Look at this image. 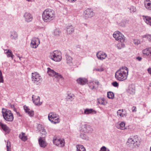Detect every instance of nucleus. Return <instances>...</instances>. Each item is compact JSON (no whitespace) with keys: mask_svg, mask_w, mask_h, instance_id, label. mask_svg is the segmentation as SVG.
I'll use <instances>...</instances> for the list:
<instances>
[{"mask_svg":"<svg viewBox=\"0 0 151 151\" xmlns=\"http://www.w3.org/2000/svg\"><path fill=\"white\" fill-rule=\"evenodd\" d=\"M56 17L55 11L51 9H47L42 13V19L44 22H50L53 20Z\"/></svg>","mask_w":151,"mask_h":151,"instance_id":"nucleus-1","label":"nucleus"},{"mask_svg":"<svg viewBox=\"0 0 151 151\" xmlns=\"http://www.w3.org/2000/svg\"><path fill=\"white\" fill-rule=\"evenodd\" d=\"M128 73V68L123 67L118 70L115 73L116 79L119 81H123L127 79Z\"/></svg>","mask_w":151,"mask_h":151,"instance_id":"nucleus-2","label":"nucleus"},{"mask_svg":"<svg viewBox=\"0 0 151 151\" xmlns=\"http://www.w3.org/2000/svg\"><path fill=\"white\" fill-rule=\"evenodd\" d=\"M49 57L53 60L59 62L62 60V53L60 51L55 50L50 53Z\"/></svg>","mask_w":151,"mask_h":151,"instance_id":"nucleus-3","label":"nucleus"},{"mask_svg":"<svg viewBox=\"0 0 151 151\" xmlns=\"http://www.w3.org/2000/svg\"><path fill=\"white\" fill-rule=\"evenodd\" d=\"M2 112L5 120L8 122H12L14 119V116L11 111L3 108Z\"/></svg>","mask_w":151,"mask_h":151,"instance_id":"nucleus-4","label":"nucleus"},{"mask_svg":"<svg viewBox=\"0 0 151 151\" xmlns=\"http://www.w3.org/2000/svg\"><path fill=\"white\" fill-rule=\"evenodd\" d=\"M138 139L137 136H131L128 139L126 144L129 147H138Z\"/></svg>","mask_w":151,"mask_h":151,"instance_id":"nucleus-5","label":"nucleus"},{"mask_svg":"<svg viewBox=\"0 0 151 151\" xmlns=\"http://www.w3.org/2000/svg\"><path fill=\"white\" fill-rule=\"evenodd\" d=\"M48 120L54 124L59 123L60 120L58 115L54 112H50L48 115Z\"/></svg>","mask_w":151,"mask_h":151,"instance_id":"nucleus-6","label":"nucleus"},{"mask_svg":"<svg viewBox=\"0 0 151 151\" xmlns=\"http://www.w3.org/2000/svg\"><path fill=\"white\" fill-rule=\"evenodd\" d=\"M47 73L48 74L51 76H54L58 80L63 81L64 78L60 74L55 71L53 70L50 68H47Z\"/></svg>","mask_w":151,"mask_h":151,"instance_id":"nucleus-7","label":"nucleus"},{"mask_svg":"<svg viewBox=\"0 0 151 151\" xmlns=\"http://www.w3.org/2000/svg\"><path fill=\"white\" fill-rule=\"evenodd\" d=\"M41 79V77L37 72H35L32 73V81L34 83L38 85L40 83Z\"/></svg>","mask_w":151,"mask_h":151,"instance_id":"nucleus-8","label":"nucleus"},{"mask_svg":"<svg viewBox=\"0 0 151 151\" xmlns=\"http://www.w3.org/2000/svg\"><path fill=\"white\" fill-rule=\"evenodd\" d=\"M113 37L116 40L120 42H123L125 41L124 36L119 31L115 32L113 34Z\"/></svg>","mask_w":151,"mask_h":151,"instance_id":"nucleus-9","label":"nucleus"},{"mask_svg":"<svg viewBox=\"0 0 151 151\" xmlns=\"http://www.w3.org/2000/svg\"><path fill=\"white\" fill-rule=\"evenodd\" d=\"M40 43V40L39 38L34 37L31 40L30 43V46L33 48H36Z\"/></svg>","mask_w":151,"mask_h":151,"instance_id":"nucleus-10","label":"nucleus"},{"mask_svg":"<svg viewBox=\"0 0 151 151\" xmlns=\"http://www.w3.org/2000/svg\"><path fill=\"white\" fill-rule=\"evenodd\" d=\"M53 143L56 146L59 147H62L65 144L64 140L61 139H55L53 140Z\"/></svg>","mask_w":151,"mask_h":151,"instance_id":"nucleus-11","label":"nucleus"},{"mask_svg":"<svg viewBox=\"0 0 151 151\" xmlns=\"http://www.w3.org/2000/svg\"><path fill=\"white\" fill-rule=\"evenodd\" d=\"M96 55L98 59L101 60L105 59L107 56L106 54L101 51L97 52Z\"/></svg>","mask_w":151,"mask_h":151,"instance_id":"nucleus-12","label":"nucleus"},{"mask_svg":"<svg viewBox=\"0 0 151 151\" xmlns=\"http://www.w3.org/2000/svg\"><path fill=\"white\" fill-rule=\"evenodd\" d=\"M93 131V128L89 125H85L81 129V132H84L88 133H91Z\"/></svg>","mask_w":151,"mask_h":151,"instance_id":"nucleus-13","label":"nucleus"},{"mask_svg":"<svg viewBox=\"0 0 151 151\" xmlns=\"http://www.w3.org/2000/svg\"><path fill=\"white\" fill-rule=\"evenodd\" d=\"M94 13L91 9H87L84 12V16L86 18H90L93 16Z\"/></svg>","mask_w":151,"mask_h":151,"instance_id":"nucleus-14","label":"nucleus"},{"mask_svg":"<svg viewBox=\"0 0 151 151\" xmlns=\"http://www.w3.org/2000/svg\"><path fill=\"white\" fill-rule=\"evenodd\" d=\"M25 21L27 22H29L31 21L32 19V15L30 13L26 12L24 15Z\"/></svg>","mask_w":151,"mask_h":151,"instance_id":"nucleus-15","label":"nucleus"},{"mask_svg":"<svg viewBox=\"0 0 151 151\" xmlns=\"http://www.w3.org/2000/svg\"><path fill=\"white\" fill-rule=\"evenodd\" d=\"M35 96L33 95L32 97V100L33 102L37 106H40L42 104V102H40V98L39 96H37L36 98L35 97Z\"/></svg>","mask_w":151,"mask_h":151,"instance_id":"nucleus-16","label":"nucleus"},{"mask_svg":"<svg viewBox=\"0 0 151 151\" xmlns=\"http://www.w3.org/2000/svg\"><path fill=\"white\" fill-rule=\"evenodd\" d=\"M76 81L77 83L81 85H83L87 83L88 80L85 78H80L77 79Z\"/></svg>","mask_w":151,"mask_h":151,"instance_id":"nucleus-17","label":"nucleus"},{"mask_svg":"<svg viewBox=\"0 0 151 151\" xmlns=\"http://www.w3.org/2000/svg\"><path fill=\"white\" fill-rule=\"evenodd\" d=\"M18 34L17 32L14 31H11L10 32V37L12 40H16L18 38Z\"/></svg>","mask_w":151,"mask_h":151,"instance_id":"nucleus-18","label":"nucleus"},{"mask_svg":"<svg viewBox=\"0 0 151 151\" xmlns=\"http://www.w3.org/2000/svg\"><path fill=\"white\" fill-rule=\"evenodd\" d=\"M142 53L147 56H148L151 59V48H148L143 50Z\"/></svg>","mask_w":151,"mask_h":151,"instance_id":"nucleus-19","label":"nucleus"},{"mask_svg":"<svg viewBox=\"0 0 151 151\" xmlns=\"http://www.w3.org/2000/svg\"><path fill=\"white\" fill-rule=\"evenodd\" d=\"M96 112L92 109L86 108L84 110L83 114H96Z\"/></svg>","mask_w":151,"mask_h":151,"instance_id":"nucleus-20","label":"nucleus"},{"mask_svg":"<svg viewBox=\"0 0 151 151\" xmlns=\"http://www.w3.org/2000/svg\"><path fill=\"white\" fill-rule=\"evenodd\" d=\"M144 5L146 9L151 10V0H145Z\"/></svg>","mask_w":151,"mask_h":151,"instance_id":"nucleus-21","label":"nucleus"},{"mask_svg":"<svg viewBox=\"0 0 151 151\" xmlns=\"http://www.w3.org/2000/svg\"><path fill=\"white\" fill-rule=\"evenodd\" d=\"M143 19L147 24L151 26V17L148 16H143Z\"/></svg>","mask_w":151,"mask_h":151,"instance_id":"nucleus-22","label":"nucleus"},{"mask_svg":"<svg viewBox=\"0 0 151 151\" xmlns=\"http://www.w3.org/2000/svg\"><path fill=\"white\" fill-rule=\"evenodd\" d=\"M118 116L120 117L126 116L127 115V113L125 111H124L123 109L119 110L117 111Z\"/></svg>","mask_w":151,"mask_h":151,"instance_id":"nucleus-23","label":"nucleus"},{"mask_svg":"<svg viewBox=\"0 0 151 151\" xmlns=\"http://www.w3.org/2000/svg\"><path fill=\"white\" fill-rule=\"evenodd\" d=\"M24 108L25 112L27 113L30 116H32L34 115V112L33 111L30 110V109L25 106H24Z\"/></svg>","mask_w":151,"mask_h":151,"instance_id":"nucleus-24","label":"nucleus"},{"mask_svg":"<svg viewBox=\"0 0 151 151\" xmlns=\"http://www.w3.org/2000/svg\"><path fill=\"white\" fill-rule=\"evenodd\" d=\"M0 127H1L2 129L5 132L9 133L10 131L9 128L6 124H4L0 122Z\"/></svg>","mask_w":151,"mask_h":151,"instance_id":"nucleus-25","label":"nucleus"},{"mask_svg":"<svg viewBox=\"0 0 151 151\" xmlns=\"http://www.w3.org/2000/svg\"><path fill=\"white\" fill-rule=\"evenodd\" d=\"M39 142L40 146L42 147H45L47 145V143L42 139V137H40L39 139Z\"/></svg>","mask_w":151,"mask_h":151,"instance_id":"nucleus-26","label":"nucleus"},{"mask_svg":"<svg viewBox=\"0 0 151 151\" xmlns=\"http://www.w3.org/2000/svg\"><path fill=\"white\" fill-rule=\"evenodd\" d=\"M66 58L67 63L70 66L73 65L72 58L69 55H66Z\"/></svg>","mask_w":151,"mask_h":151,"instance_id":"nucleus-27","label":"nucleus"},{"mask_svg":"<svg viewBox=\"0 0 151 151\" xmlns=\"http://www.w3.org/2000/svg\"><path fill=\"white\" fill-rule=\"evenodd\" d=\"M38 128L39 129V131L41 134L42 135H45L46 134V130L43 127H42V125L39 124L38 126Z\"/></svg>","mask_w":151,"mask_h":151,"instance_id":"nucleus-28","label":"nucleus"},{"mask_svg":"<svg viewBox=\"0 0 151 151\" xmlns=\"http://www.w3.org/2000/svg\"><path fill=\"white\" fill-rule=\"evenodd\" d=\"M74 28L72 25L68 27L67 29V32L68 34H70L74 32Z\"/></svg>","mask_w":151,"mask_h":151,"instance_id":"nucleus-29","label":"nucleus"},{"mask_svg":"<svg viewBox=\"0 0 151 151\" xmlns=\"http://www.w3.org/2000/svg\"><path fill=\"white\" fill-rule=\"evenodd\" d=\"M77 151H86L84 146L81 145H76Z\"/></svg>","mask_w":151,"mask_h":151,"instance_id":"nucleus-30","label":"nucleus"},{"mask_svg":"<svg viewBox=\"0 0 151 151\" xmlns=\"http://www.w3.org/2000/svg\"><path fill=\"white\" fill-rule=\"evenodd\" d=\"M80 137L81 138L83 139L87 140L88 139V137H87L86 135L85 134V132H81V130L80 131Z\"/></svg>","mask_w":151,"mask_h":151,"instance_id":"nucleus-31","label":"nucleus"},{"mask_svg":"<svg viewBox=\"0 0 151 151\" xmlns=\"http://www.w3.org/2000/svg\"><path fill=\"white\" fill-rule=\"evenodd\" d=\"M19 137L21 139L24 141H26L27 140V137L25 135V134L24 133L22 132L19 135Z\"/></svg>","mask_w":151,"mask_h":151,"instance_id":"nucleus-32","label":"nucleus"},{"mask_svg":"<svg viewBox=\"0 0 151 151\" xmlns=\"http://www.w3.org/2000/svg\"><path fill=\"white\" fill-rule=\"evenodd\" d=\"M131 95L134 94L135 93V89L134 87H130L127 91Z\"/></svg>","mask_w":151,"mask_h":151,"instance_id":"nucleus-33","label":"nucleus"},{"mask_svg":"<svg viewBox=\"0 0 151 151\" xmlns=\"http://www.w3.org/2000/svg\"><path fill=\"white\" fill-rule=\"evenodd\" d=\"M107 97L109 99H113L114 97V94L111 91L108 92Z\"/></svg>","mask_w":151,"mask_h":151,"instance_id":"nucleus-34","label":"nucleus"},{"mask_svg":"<svg viewBox=\"0 0 151 151\" xmlns=\"http://www.w3.org/2000/svg\"><path fill=\"white\" fill-rule=\"evenodd\" d=\"M125 125V123L124 122H122L119 124V127L118 128L121 130H125L126 129V128L124 127Z\"/></svg>","mask_w":151,"mask_h":151,"instance_id":"nucleus-35","label":"nucleus"},{"mask_svg":"<svg viewBox=\"0 0 151 151\" xmlns=\"http://www.w3.org/2000/svg\"><path fill=\"white\" fill-rule=\"evenodd\" d=\"M125 45L123 43V42H120L119 43L117 46V48L118 49H120L125 47Z\"/></svg>","mask_w":151,"mask_h":151,"instance_id":"nucleus-36","label":"nucleus"},{"mask_svg":"<svg viewBox=\"0 0 151 151\" xmlns=\"http://www.w3.org/2000/svg\"><path fill=\"white\" fill-rule=\"evenodd\" d=\"M61 33V32L58 29H55L54 32V34L56 36L59 35Z\"/></svg>","mask_w":151,"mask_h":151,"instance_id":"nucleus-37","label":"nucleus"},{"mask_svg":"<svg viewBox=\"0 0 151 151\" xmlns=\"http://www.w3.org/2000/svg\"><path fill=\"white\" fill-rule=\"evenodd\" d=\"M133 42L136 45H138L140 43V41L137 39H134L133 40Z\"/></svg>","mask_w":151,"mask_h":151,"instance_id":"nucleus-38","label":"nucleus"},{"mask_svg":"<svg viewBox=\"0 0 151 151\" xmlns=\"http://www.w3.org/2000/svg\"><path fill=\"white\" fill-rule=\"evenodd\" d=\"M11 146L10 143L9 141H8L7 142L6 148L7 151H11L10 147Z\"/></svg>","mask_w":151,"mask_h":151,"instance_id":"nucleus-39","label":"nucleus"},{"mask_svg":"<svg viewBox=\"0 0 151 151\" xmlns=\"http://www.w3.org/2000/svg\"><path fill=\"white\" fill-rule=\"evenodd\" d=\"M4 82L2 73L0 70V83H3Z\"/></svg>","mask_w":151,"mask_h":151,"instance_id":"nucleus-40","label":"nucleus"},{"mask_svg":"<svg viewBox=\"0 0 151 151\" xmlns=\"http://www.w3.org/2000/svg\"><path fill=\"white\" fill-rule=\"evenodd\" d=\"M131 12H134L136 11V8L134 6H131L129 8Z\"/></svg>","mask_w":151,"mask_h":151,"instance_id":"nucleus-41","label":"nucleus"},{"mask_svg":"<svg viewBox=\"0 0 151 151\" xmlns=\"http://www.w3.org/2000/svg\"><path fill=\"white\" fill-rule=\"evenodd\" d=\"M111 85H112L114 87H117L119 86V83L116 81H114L111 83Z\"/></svg>","mask_w":151,"mask_h":151,"instance_id":"nucleus-42","label":"nucleus"},{"mask_svg":"<svg viewBox=\"0 0 151 151\" xmlns=\"http://www.w3.org/2000/svg\"><path fill=\"white\" fill-rule=\"evenodd\" d=\"M100 151H109V150L105 147L103 146L101 148Z\"/></svg>","mask_w":151,"mask_h":151,"instance_id":"nucleus-43","label":"nucleus"},{"mask_svg":"<svg viewBox=\"0 0 151 151\" xmlns=\"http://www.w3.org/2000/svg\"><path fill=\"white\" fill-rule=\"evenodd\" d=\"M7 56L8 57H11L12 59H13L14 55L12 53V51L10 52L9 53L7 54Z\"/></svg>","mask_w":151,"mask_h":151,"instance_id":"nucleus-44","label":"nucleus"},{"mask_svg":"<svg viewBox=\"0 0 151 151\" xmlns=\"http://www.w3.org/2000/svg\"><path fill=\"white\" fill-rule=\"evenodd\" d=\"M104 70V68L102 67H101L100 68L95 69L94 70H95L96 71H98L99 72L103 71Z\"/></svg>","mask_w":151,"mask_h":151,"instance_id":"nucleus-45","label":"nucleus"},{"mask_svg":"<svg viewBox=\"0 0 151 151\" xmlns=\"http://www.w3.org/2000/svg\"><path fill=\"white\" fill-rule=\"evenodd\" d=\"M5 53L7 54L9 53L10 52H11L12 51L9 49H6L5 50Z\"/></svg>","mask_w":151,"mask_h":151,"instance_id":"nucleus-46","label":"nucleus"},{"mask_svg":"<svg viewBox=\"0 0 151 151\" xmlns=\"http://www.w3.org/2000/svg\"><path fill=\"white\" fill-rule=\"evenodd\" d=\"M147 70L151 76V68H148Z\"/></svg>","mask_w":151,"mask_h":151,"instance_id":"nucleus-47","label":"nucleus"},{"mask_svg":"<svg viewBox=\"0 0 151 151\" xmlns=\"http://www.w3.org/2000/svg\"><path fill=\"white\" fill-rule=\"evenodd\" d=\"M90 88L92 90H93V89H95V88L94 86H90Z\"/></svg>","mask_w":151,"mask_h":151,"instance_id":"nucleus-48","label":"nucleus"},{"mask_svg":"<svg viewBox=\"0 0 151 151\" xmlns=\"http://www.w3.org/2000/svg\"><path fill=\"white\" fill-rule=\"evenodd\" d=\"M136 107L134 106H133L132 107V109L133 112L136 111V110H135Z\"/></svg>","mask_w":151,"mask_h":151,"instance_id":"nucleus-49","label":"nucleus"},{"mask_svg":"<svg viewBox=\"0 0 151 151\" xmlns=\"http://www.w3.org/2000/svg\"><path fill=\"white\" fill-rule=\"evenodd\" d=\"M136 59L139 61H140L142 60V58L140 57H138L136 58Z\"/></svg>","mask_w":151,"mask_h":151,"instance_id":"nucleus-50","label":"nucleus"},{"mask_svg":"<svg viewBox=\"0 0 151 151\" xmlns=\"http://www.w3.org/2000/svg\"><path fill=\"white\" fill-rule=\"evenodd\" d=\"M68 99H70L71 100H72V99H73V97L71 96H68Z\"/></svg>","mask_w":151,"mask_h":151,"instance_id":"nucleus-51","label":"nucleus"},{"mask_svg":"<svg viewBox=\"0 0 151 151\" xmlns=\"http://www.w3.org/2000/svg\"><path fill=\"white\" fill-rule=\"evenodd\" d=\"M77 0H69V2L72 3L76 1Z\"/></svg>","mask_w":151,"mask_h":151,"instance_id":"nucleus-52","label":"nucleus"},{"mask_svg":"<svg viewBox=\"0 0 151 151\" xmlns=\"http://www.w3.org/2000/svg\"><path fill=\"white\" fill-rule=\"evenodd\" d=\"M16 113H17V115L19 116H21V115H20V113L19 112H16Z\"/></svg>","mask_w":151,"mask_h":151,"instance_id":"nucleus-53","label":"nucleus"},{"mask_svg":"<svg viewBox=\"0 0 151 151\" xmlns=\"http://www.w3.org/2000/svg\"><path fill=\"white\" fill-rule=\"evenodd\" d=\"M76 47L77 48H80L81 46L79 45H78L76 46Z\"/></svg>","mask_w":151,"mask_h":151,"instance_id":"nucleus-54","label":"nucleus"},{"mask_svg":"<svg viewBox=\"0 0 151 151\" xmlns=\"http://www.w3.org/2000/svg\"><path fill=\"white\" fill-rule=\"evenodd\" d=\"M26 1H29V2H32L34 1L35 0H26Z\"/></svg>","mask_w":151,"mask_h":151,"instance_id":"nucleus-55","label":"nucleus"},{"mask_svg":"<svg viewBox=\"0 0 151 151\" xmlns=\"http://www.w3.org/2000/svg\"><path fill=\"white\" fill-rule=\"evenodd\" d=\"M147 37L150 39L151 40V35H148L147 36Z\"/></svg>","mask_w":151,"mask_h":151,"instance_id":"nucleus-56","label":"nucleus"},{"mask_svg":"<svg viewBox=\"0 0 151 151\" xmlns=\"http://www.w3.org/2000/svg\"><path fill=\"white\" fill-rule=\"evenodd\" d=\"M92 83H93V84H94V83H95V84H97V85L98 84V83H99V82H92Z\"/></svg>","mask_w":151,"mask_h":151,"instance_id":"nucleus-57","label":"nucleus"},{"mask_svg":"<svg viewBox=\"0 0 151 151\" xmlns=\"http://www.w3.org/2000/svg\"><path fill=\"white\" fill-rule=\"evenodd\" d=\"M17 57L19 58V60H21V59L22 58V57H19V56H17Z\"/></svg>","mask_w":151,"mask_h":151,"instance_id":"nucleus-58","label":"nucleus"},{"mask_svg":"<svg viewBox=\"0 0 151 151\" xmlns=\"http://www.w3.org/2000/svg\"><path fill=\"white\" fill-rule=\"evenodd\" d=\"M150 151H151V147H150Z\"/></svg>","mask_w":151,"mask_h":151,"instance_id":"nucleus-59","label":"nucleus"},{"mask_svg":"<svg viewBox=\"0 0 151 151\" xmlns=\"http://www.w3.org/2000/svg\"><path fill=\"white\" fill-rule=\"evenodd\" d=\"M101 104H103V102H102Z\"/></svg>","mask_w":151,"mask_h":151,"instance_id":"nucleus-60","label":"nucleus"},{"mask_svg":"<svg viewBox=\"0 0 151 151\" xmlns=\"http://www.w3.org/2000/svg\"><path fill=\"white\" fill-rule=\"evenodd\" d=\"M150 86L151 87V85H150Z\"/></svg>","mask_w":151,"mask_h":151,"instance_id":"nucleus-61","label":"nucleus"},{"mask_svg":"<svg viewBox=\"0 0 151 151\" xmlns=\"http://www.w3.org/2000/svg\"><path fill=\"white\" fill-rule=\"evenodd\" d=\"M69 2V0H67Z\"/></svg>","mask_w":151,"mask_h":151,"instance_id":"nucleus-62","label":"nucleus"}]
</instances>
